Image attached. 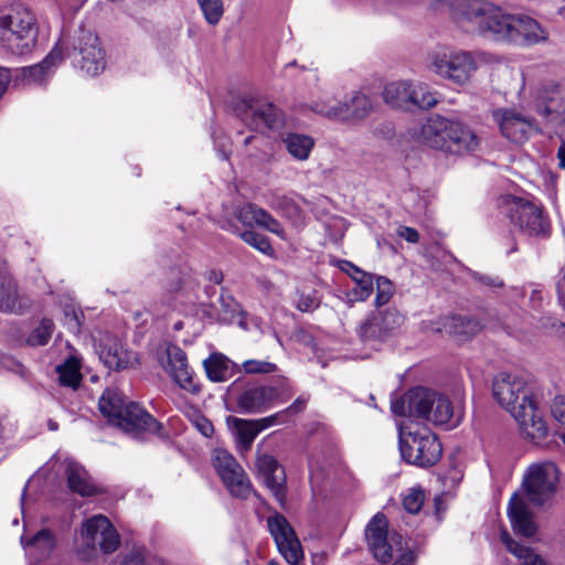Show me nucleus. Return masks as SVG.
Listing matches in <instances>:
<instances>
[{
	"label": "nucleus",
	"mask_w": 565,
	"mask_h": 565,
	"mask_svg": "<svg viewBox=\"0 0 565 565\" xmlns=\"http://www.w3.org/2000/svg\"><path fill=\"white\" fill-rule=\"evenodd\" d=\"M492 393L495 401L519 423L526 438L539 444L547 436V425L533 401L532 386L524 377L501 372L492 380Z\"/></svg>",
	"instance_id": "nucleus-1"
},
{
	"label": "nucleus",
	"mask_w": 565,
	"mask_h": 565,
	"mask_svg": "<svg viewBox=\"0 0 565 565\" xmlns=\"http://www.w3.org/2000/svg\"><path fill=\"white\" fill-rule=\"evenodd\" d=\"M40 24L34 11L21 1L0 6V50L6 54L25 57L39 43Z\"/></svg>",
	"instance_id": "nucleus-2"
},
{
	"label": "nucleus",
	"mask_w": 565,
	"mask_h": 565,
	"mask_svg": "<svg viewBox=\"0 0 565 565\" xmlns=\"http://www.w3.org/2000/svg\"><path fill=\"white\" fill-rule=\"evenodd\" d=\"M408 132L416 141L451 154L473 152L480 146L479 137L468 126L437 114L413 126Z\"/></svg>",
	"instance_id": "nucleus-3"
},
{
	"label": "nucleus",
	"mask_w": 565,
	"mask_h": 565,
	"mask_svg": "<svg viewBox=\"0 0 565 565\" xmlns=\"http://www.w3.org/2000/svg\"><path fill=\"white\" fill-rule=\"evenodd\" d=\"M515 14L487 0H463L457 22L467 32L503 43H512Z\"/></svg>",
	"instance_id": "nucleus-4"
},
{
	"label": "nucleus",
	"mask_w": 565,
	"mask_h": 565,
	"mask_svg": "<svg viewBox=\"0 0 565 565\" xmlns=\"http://www.w3.org/2000/svg\"><path fill=\"white\" fill-rule=\"evenodd\" d=\"M392 412L397 416L422 419L435 425L450 424L455 416L450 401L428 388L416 387L391 404Z\"/></svg>",
	"instance_id": "nucleus-5"
},
{
	"label": "nucleus",
	"mask_w": 565,
	"mask_h": 565,
	"mask_svg": "<svg viewBox=\"0 0 565 565\" xmlns=\"http://www.w3.org/2000/svg\"><path fill=\"white\" fill-rule=\"evenodd\" d=\"M100 413L108 422L128 434L158 433L160 424L137 403H127L120 392L107 388L98 401Z\"/></svg>",
	"instance_id": "nucleus-6"
},
{
	"label": "nucleus",
	"mask_w": 565,
	"mask_h": 565,
	"mask_svg": "<svg viewBox=\"0 0 565 565\" xmlns=\"http://www.w3.org/2000/svg\"><path fill=\"white\" fill-rule=\"evenodd\" d=\"M73 65L85 76H97L106 67V54L97 34L90 29L81 26L74 32L66 44Z\"/></svg>",
	"instance_id": "nucleus-7"
},
{
	"label": "nucleus",
	"mask_w": 565,
	"mask_h": 565,
	"mask_svg": "<svg viewBox=\"0 0 565 565\" xmlns=\"http://www.w3.org/2000/svg\"><path fill=\"white\" fill-rule=\"evenodd\" d=\"M500 209L510 223L527 236H546L550 222L542 206L524 198L504 195L500 199Z\"/></svg>",
	"instance_id": "nucleus-8"
},
{
	"label": "nucleus",
	"mask_w": 565,
	"mask_h": 565,
	"mask_svg": "<svg viewBox=\"0 0 565 565\" xmlns=\"http://www.w3.org/2000/svg\"><path fill=\"white\" fill-rule=\"evenodd\" d=\"M399 451L408 463L431 467L441 458L443 447L437 436L427 428L408 430L399 428Z\"/></svg>",
	"instance_id": "nucleus-9"
},
{
	"label": "nucleus",
	"mask_w": 565,
	"mask_h": 565,
	"mask_svg": "<svg viewBox=\"0 0 565 565\" xmlns=\"http://www.w3.org/2000/svg\"><path fill=\"white\" fill-rule=\"evenodd\" d=\"M559 469L553 461H539L530 465L523 476L522 487L529 501L543 505L557 492Z\"/></svg>",
	"instance_id": "nucleus-10"
},
{
	"label": "nucleus",
	"mask_w": 565,
	"mask_h": 565,
	"mask_svg": "<svg viewBox=\"0 0 565 565\" xmlns=\"http://www.w3.org/2000/svg\"><path fill=\"white\" fill-rule=\"evenodd\" d=\"M428 67L441 78L462 86L470 82L477 70V62L467 51H440L430 56Z\"/></svg>",
	"instance_id": "nucleus-11"
},
{
	"label": "nucleus",
	"mask_w": 565,
	"mask_h": 565,
	"mask_svg": "<svg viewBox=\"0 0 565 565\" xmlns=\"http://www.w3.org/2000/svg\"><path fill=\"white\" fill-rule=\"evenodd\" d=\"M311 109L330 119L355 124L372 113L373 104L366 94L356 90L347 95L342 102L332 103L324 99L316 102Z\"/></svg>",
	"instance_id": "nucleus-12"
},
{
	"label": "nucleus",
	"mask_w": 565,
	"mask_h": 565,
	"mask_svg": "<svg viewBox=\"0 0 565 565\" xmlns=\"http://www.w3.org/2000/svg\"><path fill=\"white\" fill-rule=\"evenodd\" d=\"M212 463L223 483L232 495L246 499L250 491V481L234 456L224 448H216L212 452Z\"/></svg>",
	"instance_id": "nucleus-13"
},
{
	"label": "nucleus",
	"mask_w": 565,
	"mask_h": 565,
	"mask_svg": "<svg viewBox=\"0 0 565 565\" xmlns=\"http://www.w3.org/2000/svg\"><path fill=\"white\" fill-rule=\"evenodd\" d=\"M365 537L374 558L383 564L388 563L395 553L403 551L402 536L396 533L388 535L387 520L382 513H376L370 520Z\"/></svg>",
	"instance_id": "nucleus-14"
},
{
	"label": "nucleus",
	"mask_w": 565,
	"mask_h": 565,
	"mask_svg": "<svg viewBox=\"0 0 565 565\" xmlns=\"http://www.w3.org/2000/svg\"><path fill=\"white\" fill-rule=\"evenodd\" d=\"M237 116L250 129L265 131L284 125V116L273 103L263 99H243L236 107Z\"/></svg>",
	"instance_id": "nucleus-15"
},
{
	"label": "nucleus",
	"mask_w": 565,
	"mask_h": 565,
	"mask_svg": "<svg viewBox=\"0 0 565 565\" xmlns=\"http://www.w3.org/2000/svg\"><path fill=\"white\" fill-rule=\"evenodd\" d=\"M404 321V316L396 308L377 309L360 324L358 332L363 341H382L393 335Z\"/></svg>",
	"instance_id": "nucleus-16"
},
{
	"label": "nucleus",
	"mask_w": 565,
	"mask_h": 565,
	"mask_svg": "<svg viewBox=\"0 0 565 565\" xmlns=\"http://www.w3.org/2000/svg\"><path fill=\"white\" fill-rule=\"evenodd\" d=\"M268 530L275 540L278 551L291 565L303 557L301 544L287 519L276 513L267 519Z\"/></svg>",
	"instance_id": "nucleus-17"
},
{
	"label": "nucleus",
	"mask_w": 565,
	"mask_h": 565,
	"mask_svg": "<svg viewBox=\"0 0 565 565\" xmlns=\"http://www.w3.org/2000/svg\"><path fill=\"white\" fill-rule=\"evenodd\" d=\"M82 536L92 548L103 553H113L119 546V535L109 520L104 515H95L84 523Z\"/></svg>",
	"instance_id": "nucleus-18"
},
{
	"label": "nucleus",
	"mask_w": 565,
	"mask_h": 565,
	"mask_svg": "<svg viewBox=\"0 0 565 565\" xmlns=\"http://www.w3.org/2000/svg\"><path fill=\"white\" fill-rule=\"evenodd\" d=\"M422 328L426 332L446 333L458 340H466L477 334L481 326L475 318L465 316L443 317L436 320H426L422 322Z\"/></svg>",
	"instance_id": "nucleus-19"
},
{
	"label": "nucleus",
	"mask_w": 565,
	"mask_h": 565,
	"mask_svg": "<svg viewBox=\"0 0 565 565\" xmlns=\"http://www.w3.org/2000/svg\"><path fill=\"white\" fill-rule=\"evenodd\" d=\"M166 353V372L180 388L191 394H198L200 392V385L194 382V373L188 364L185 352L178 345H169Z\"/></svg>",
	"instance_id": "nucleus-20"
},
{
	"label": "nucleus",
	"mask_w": 565,
	"mask_h": 565,
	"mask_svg": "<svg viewBox=\"0 0 565 565\" xmlns=\"http://www.w3.org/2000/svg\"><path fill=\"white\" fill-rule=\"evenodd\" d=\"M536 111L554 126L565 124V87L553 85L543 88L536 98Z\"/></svg>",
	"instance_id": "nucleus-21"
},
{
	"label": "nucleus",
	"mask_w": 565,
	"mask_h": 565,
	"mask_svg": "<svg viewBox=\"0 0 565 565\" xmlns=\"http://www.w3.org/2000/svg\"><path fill=\"white\" fill-rule=\"evenodd\" d=\"M493 118L498 122L501 134L516 143L526 140L533 128L531 119L514 109H497L493 111Z\"/></svg>",
	"instance_id": "nucleus-22"
},
{
	"label": "nucleus",
	"mask_w": 565,
	"mask_h": 565,
	"mask_svg": "<svg viewBox=\"0 0 565 565\" xmlns=\"http://www.w3.org/2000/svg\"><path fill=\"white\" fill-rule=\"evenodd\" d=\"M256 469L262 476L265 486L273 492L279 503L286 500V477L284 469L276 458L268 454L258 455Z\"/></svg>",
	"instance_id": "nucleus-23"
},
{
	"label": "nucleus",
	"mask_w": 565,
	"mask_h": 565,
	"mask_svg": "<svg viewBox=\"0 0 565 565\" xmlns=\"http://www.w3.org/2000/svg\"><path fill=\"white\" fill-rule=\"evenodd\" d=\"M508 516L515 533L525 537H531L536 533L534 514L524 498L518 492L513 493L509 501Z\"/></svg>",
	"instance_id": "nucleus-24"
},
{
	"label": "nucleus",
	"mask_w": 565,
	"mask_h": 565,
	"mask_svg": "<svg viewBox=\"0 0 565 565\" xmlns=\"http://www.w3.org/2000/svg\"><path fill=\"white\" fill-rule=\"evenodd\" d=\"M548 31L535 19L525 14H515L512 43L531 46L548 40Z\"/></svg>",
	"instance_id": "nucleus-25"
},
{
	"label": "nucleus",
	"mask_w": 565,
	"mask_h": 565,
	"mask_svg": "<svg viewBox=\"0 0 565 565\" xmlns=\"http://www.w3.org/2000/svg\"><path fill=\"white\" fill-rule=\"evenodd\" d=\"M99 358L108 369L115 371L127 369L136 361L135 353L114 338H107L100 343Z\"/></svg>",
	"instance_id": "nucleus-26"
},
{
	"label": "nucleus",
	"mask_w": 565,
	"mask_h": 565,
	"mask_svg": "<svg viewBox=\"0 0 565 565\" xmlns=\"http://www.w3.org/2000/svg\"><path fill=\"white\" fill-rule=\"evenodd\" d=\"M64 41H61L41 62L19 70L21 81L26 85L40 84L63 58Z\"/></svg>",
	"instance_id": "nucleus-27"
},
{
	"label": "nucleus",
	"mask_w": 565,
	"mask_h": 565,
	"mask_svg": "<svg viewBox=\"0 0 565 565\" xmlns=\"http://www.w3.org/2000/svg\"><path fill=\"white\" fill-rule=\"evenodd\" d=\"M277 397L278 391L275 387H252L241 394L237 405L245 413H259L265 411Z\"/></svg>",
	"instance_id": "nucleus-28"
},
{
	"label": "nucleus",
	"mask_w": 565,
	"mask_h": 565,
	"mask_svg": "<svg viewBox=\"0 0 565 565\" xmlns=\"http://www.w3.org/2000/svg\"><path fill=\"white\" fill-rule=\"evenodd\" d=\"M65 476L72 492L82 497H92L98 492L88 472L82 465L68 461L65 467Z\"/></svg>",
	"instance_id": "nucleus-29"
},
{
	"label": "nucleus",
	"mask_w": 565,
	"mask_h": 565,
	"mask_svg": "<svg viewBox=\"0 0 565 565\" xmlns=\"http://www.w3.org/2000/svg\"><path fill=\"white\" fill-rule=\"evenodd\" d=\"M18 286L4 264H0V311L17 312Z\"/></svg>",
	"instance_id": "nucleus-30"
},
{
	"label": "nucleus",
	"mask_w": 565,
	"mask_h": 565,
	"mask_svg": "<svg viewBox=\"0 0 565 565\" xmlns=\"http://www.w3.org/2000/svg\"><path fill=\"white\" fill-rule=\"evenodd\" d=\"M409 81L393 82L385 86L383 90L384 102L393 108L409 110L412 97Z\"/></svg>",
	"instance_id": "nucleus-31"
},
{
	"label": "nucleus",
	"mask_w": 565,
	"mask_h": 565,
	"mask_svg": "<svg viewBox=\"0 0 565 565\" xmlns=\"http://www.w3.org/2000/svg\"><path fill=\"white\" fill-rule=\"evenodd\" d=\"M282 142L288 153L298 161L307 160L315 147V140L310 136L295 132L287 134Z\"/></svg>",
	"instance_id": "nucleus-32"
},
{
	"label": "nucleus",
	"mask_w": 565,
	"mask_h": 565,
	"mask_svg": "<svg viewBox=\"0 0 565 565\" xmlns=\"http://www.w3.org/2000/svg\"><path fill=\"white\" fill-rule=\"evenodd\" d=\"M343 270L356 282L358 288L353 289L355 300L364 301L373 292V276L350 262H345Z\"/></svg>",
	"instance_id": "nucleus-33"
},
{
	"label": "nucleus",
	"mask_w": 565,
	"mask_h": 565,
	"mask_svg": "<svg viewBox=\"0 0 565 565\" xmlns=\"http://www.w3.org/2000/svg\"><path fill=\"white\" fill-rule=\"evenodd\" d=\"M501 540L510 553L524 559L522 565H547L541 556L533 554L530 547L514 541L507 531H502Z\"/></svg>",
	"instance_id": "nucleus-34"
},
{
	"label": "nucleus",
	"mask_w": 565,
	"mask_h": 565,
	"mask_svg": "<svg viewBox=\"0 0 565 565\" xmlns=\"http://www.w3.org/2000/svg\"><path fill=\"white\" fill-rule=\"evenodd\" d=\"M204 367L212 382H225L231 377L228 360L222 354H212L204 361Z\"/></svg>",
	"instance_id": "nucleus-35"
},
{
	"label": "nucleus",
	"mask_w": 565,
	"mask_h": 565,
	"mask_svg": "<svg viewBox=\"0 0 565 565\" xmlns=\"http://www.w3.org/2000/svg\"><path fill=\"white\" fill-rule=\"evenodd\" d=\"M409 95V110L413 108L429 109L437 104L435 94L430 92L426 84L419 82H412Z\"/></svg>",
	"instance_id": "nucleus-36"
},
{
	"label": "nucleus",
	"mask_w": 565,
	"mask_h": 565,
	"mask_svg": "<svg viewBox=\"0 0 565 565\" xmlns=\"http://www.w3.org/2000/svg\"><path fill=\"white\" fill-rule=\"evenodd\" d=\"M60 383L64 386L76 388L82 380L81 363L75 356L68 358L63 364L56 367Z\"/></svg>",
	"instance_id": "nucleus-37"
},
{
	"label": "nucleus",
	"mask_w": 565,
	"mask_h": 565,
	"mask_svg": "<svg viewBox=\"0 0 565 565\" xmlns=\"http://www.w3.org/2000/svg\"><path fill=\"white\" fill-rule=\"evenodd\" d=\"M236 435L239 444L245 448H250L256 436L260 433L254 419H235Z\"/></svg>",
	"instance_id": "nucleus-38"
},
{
	"label": "nucleus",
	"mask_w": 565,
	"mask_h": 565,
	"mask_svg": "<svg viewBox=\"0 0 565 565\" xmlns=\"http://www.w3.org/2000/svg\"><path fill=\"white\" fill-rule=\"evenodd\" d=\"M21 543L24 546L36 548L42 555H46L54 547V536L50 530L43 529L29 540L22 536Z\"/></svg>",
	"instance_id": "nucleus-39"
},
{
	"label": "nucleus",
	"mask_w": 565,
	"mask_h": 565,
	"mask_svg": "<svg viewBox=\"0 0 565 565\" xmlns=\"http://www.w3.org/2000/svg\"><path fill=\"white\" fill-rule=\"evenodd\" d=\"M237 235L249 246L254 247L255 249L259 250L263 254H271L273 247L270 245L269 239L252 230H246L243 232L235 231Z\"/></svg>",
	"instance_id": "nucleus-40"
},
{
	"label": "nucleus",
	"mask_w": 565,
	"mask_h": 565,
	"mask_svg": "<svg viewBox=\"0 0 565 565\" xmlns=\"http://www.w3.org/2000/svg\"><path fill=\"white\" fill-rule=\"evenodd\" d=\"M54 323L51 319H42L28 338V343L33 347L45 345L52 337Z\"/></svg>",
	"instance_id": "nucleus-41"
},
{
	"label": "nucleus",
	"mask_w": 565,
	"mask_h": 565,
	"mask_svg": "<svg viewBox=\"0 0 565 565\" xmlns=\"http://www.w3.org/2000/svg\"><path fill=\"white\" fill-rule=\"evenodd\" d=\"M207 23L216 24L224 12L222 0H198Z\"/></svg>",
	"instance_id": "nucleus-42"
},
{
	"label": "nucleus",
	"mask_w": 565,
	"mask_h": 565,
	"mask_svg": "<svg viewBox=\"0 0 565 565\" xmlns=\"http://www.w3.org/2000/svg\"><path fill=\"white\" fill-rule=\"evenodd\" d=\"M424 500V491L419 488H412L403 497V507L408 513L416 514L420 511Z\"/></svg>",
	"instance_id": "nucleus-43"
},
{
	"label": "nucleus",
	"mask_w": 565,
	"mask_h": 565,
	"mask_svg": "<svg viewBox=\"0 0 565 565\" xmlns=\"http://www.w3.org/2000/svg\"><path fill=\"white\" fill-rule=\"evenodd\" d=\"M242 367L246 374H270L278 370L275 363L265 360H247Z\"/></svg>",
	"instance_id": "nucleus-44"
},
{
	"label": "nucleus",
	"mask_w": 565,
	"mask_h": 565,
	"mask_svg": "<svg viewBox=\"0 0 565 565\" xmlns=\"http://www.w3.org/2000/svg\"><path fill=\"white\" fill-rule=\"evenodd\" d=\"M258 211H262V207L247 203L236 210L235 216L242 224L253 226L254 224H257Z\"/></svg>",
	"instance_id": "nucleus-45"
},
{
	"label": "nucleus",
	"mask_w": 565,
	"mask_h": 565,
	"mask_svg": "<svg viewBox=\"0 0 565 565\" xmlns=\"http://www.w3.org/2000/svg\"><path fill=\"white\" fill-rule=\"evenodd\" d=\"M392 295H393L392 282L383 276L377 277L376 278L375 305L377 307L386 305L390 301Z\"/></svg>",
	"instance_id": "nucleus-46"
},
{
	"label": "nucleus",
	"mask_w": 565,
	"mask_h": 565,
	"mask_svg": "<svg viewBox=\"0 0 565 565\" xmlns=\"http://www.w3.org/2000/svg\"><path fill=\"white\" fill-rule=\"evenodd\" d=\"M257 225L266 228L267 231L278 236L284 235V228L281 224L264 209H262V211H258Z\"/></svg>",
	"instance_id": "nucleus-47"
},
{
	"label": "nucleus",
	"mask_w": 565,
	"mask_h": 565,
	"mask_svg": "<svg viewBox=\"0 0 565 565\" xmlns=\"http://www.w3.org/2000/svg\"><path fill=\"white\" fill-rule=\"evenodd\" d=\"M193 427L204 437H211L214 434V426L210 419L200 413H195L190 418Z\"/></svg>",
	"instance_id": "nucleus-48"
},
{
	"label": "nucleus",
	"mask_w": 565,
	"mask_h": 565,
	"mask_svg": "<svg viewBox=\"0 0 565 565\" xmlns=\"http://www.w3.org/2000/svg\"><path fill=\"white\" fill-rule=\"evenodd\" d=\"M551 414L561 426L565 427V396L557 395L554 397L551 405Z\"/></svg>",
	"instance_id": "nucleus-49"
},
{
	"label": "nucleus",
	"mask_w": 565,
	"mask_h": 565,
	"mask_svg": "<svg viewBox=\"0 0 565 565\" xmlns=\"http://www.w3.org/2000/svg\"><path fill=\"white\" fill-rule=\"evenodd\" d=\"M254 420L257 424V427L259 428V430L262 431L273 425L285 423L288 419L282 411V412L276 413L274 415H270L268 417L260 418V419H254Z\"/></svg>",
	"instance_id": "nucleus-50"
},
{
	"label": "nucleus",
	"mask_w": 565,
	"mask_h": 565,
	"mask_svg": "<svg viewBox=\"0 0 565 565\" xmlns=\"http://www.w3.org/2000/svg\"><path fill=\"white\" fill-rule=\"evenodd\" d=\"M296 307L302 312H311L319 307V301L315 296L300 295L297 300Z\"/></svg>",
	"instance_id": "nucleus-51"
},
{
	"label": "nucleus",
	"mask_w": 565,
	"mask_h": 565,
	"mask_svg": "<svg viewBox=\"0 0 565 565\" xmlns=\"http://www.w3.org/2000/svg\"><path fill=\"white\" fill-rule=\"evenodd\" d=\"M397 235L408 243H417L419 241V233L413 227L401 226L397 230Z\"/></svg>",
	"instance_id": "nucleus-52"
},
{
	"label": "nucleus",
	"mask_w": 565,
	"mask_h": 565,
	"mask_svg": "<svg viewBox=\"0 0 565 565\" xmlns=\"http://www.w3.org/2000/svg\"><path fill=\"white\" fill-rule=\"evenodd\" d=\"M11 79V72L9 68L0 66V98L6 93Z\"/></svg>",
	"instance_id": "nucleus-53"
},
{
	"label": "nucleus",
	"mask_w": 565,
	"mask_h": 565,
	"mask_svg": "<svg viewBox=\"0 0 565 565\" xmlns=\"http://www.w3.org/2000/svg\"><path fill=\"white\" fill-rule=\"evenodd\" d=\"M479 281L493 288H500L503 286V280L498 276L480 275Z\"/></svg>",
	"instance_id": "nucleus-54"
},
{
	"label": "nucleus",
	"mask_w": 565,
	"mask_h": 565,
	"mask_svg": "<svg viewBox=\"0 0 565 565\" xmlns=\"http://www.w3.org/2000/svg\"><path fill=\"white\" fill-rule=\"evenodd\" d=\"M307 399L306 398H297L288 408L284 411L286 417L288 418L289 415H295L299 412H301L306 406Z\"/></svg>",
	"instance_id": "nucleus-55"
},
{
	"label": "nucleus",
	"mask_w": 565,
	"mask_h": 565,
	"mask_svg": "<svg viewBox=\"0 0 565 565\" xmlns=\"http://www.w3.org/2000/svg\"><path fill=\"white\" fill-rule=\"evenodd\" d=\"M121 565H145L142 557L139 554H132L127 556Z\"/></svg>",
	"instance_id": "nucleus-56"
},
{
	"label": "nucleus",
	"mask_w": 565,
	"mask_h": 565,
	"mask_svg": "<svg viewBox=\"0 0 565 565\" xmlns=\"http://www.w3.org/2000/svg\"><path fill=\"white\" fill-rule=\"evenodd\" d=\"M558 166L565 170V141H562L557 150Z\"/></svg>",
	"instance_id": "nucleus-57"
},
{
	"label": "nucleus",
	"mask_w": 565,
	"mask_h": 565,
	"mask_svg": "<svg viewBox=\"0 0 565 565\" xmlns=\"http://www.w3.org/2000/svg\"><path fill=\"white\" fill-rule=\"evenodd\" d=\"M220 301L222 302V305L224 307H226V310L231 311V312H235L236 311V303L233 301V299L231 297H228L227 299H225L223 296L220 298Z\"/></svg>",
	"instance_id": "nucleus-58"
},
{
	"label": "nucleus",
	"mask_w": 565,
	"mask_h": 565,
	"mask_svg": "<svg viewBox=\"0 0 565 565\" xmlns=\"http://www.w3.org/2000/svg\"><path fill=\"white\" fill-rule=\"evenodd\" d=\"M209 280L218 285L223 281V274L221 271L212 270L209 273Z\"/></svg>",
	"instance_id": "nucleus-59"
},
{
	"label": "nucleus",
	"mask_w": 565,
	"mask_h": 565,
	"mask_svg": "<svg viewBox=\"0 0 565 565\" xmlns=\"http://www.w3.org/2000/svg\"><path fill=\"white\" fill-rule=\"evenodd\" d=\"M182 278L178 277L175 281H173L170 286H169V290L171 292H177L181 289L182 287Z\"/></svg>",
	"instance_id": "nucleus-60"
},
{
	"label": "nucleus",
	"mask_w": 565,
	"mask_h": 565,
	"mask_svg": "<svg viewBox=\"0 0 565 565\" xmlns=\"http://www.w3.org/2000/svg\"><path fill=\"white\" fill-rule=\"evenodd\" d=\"M557 290H558V301H559V305L565 310V292L561 289L559 286L557 287Z\"/></svg>",
	"instance_id": "nucleus-61"
},
{
	"label": "nucleus",
	"mask_w": 565,
	"mask_h": 565,
	"mask_svg": "<svg viewBox=\"0 0 565 565\" xmlns=\"http://www.w3.org/2000/svg\"><path fill=\"white\" fill-rule=\"evenodd\" d=\"M47 426H49V429L52 431H55L58 429L57 423L52 419L49 420Z\"/></svg>",
	"instance_id": "nucleus-62"
},
{
	"label": "nucleus",
	"mask_w": 565,
	"mask_h": 565,
	"mask_svg": "<svg viewBox=\"0 0 565 565\" xmlns=\"http://www.w3.org/2000/svg\"><path fill=\"white\" fill-rule=\"evenodd\" d=\"M535 298H539V299H540V298H541V296H540V292H539V291L533 290L532 296H531V299H532V300H534Z\"/></svg>",
	"instance_id": "nucleus-63"
},
{
	"label": "nucleus",
	"mask_w": 565,
	"mask_h": 565,
	"mask_svg": "<svg viewBox=\"0 0 565 565\" xmlns=\"http://www.w3.org/2000/svg\"><path fill=\"white\" fill-rule=\"evenodd\" d=\"M559 438H561V440L563 441V444L565 446V433L559 434Z\"/></svg>",
	"instance_id": "nucleus-64"
}]
</instances>
